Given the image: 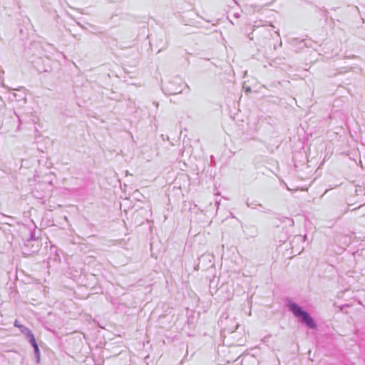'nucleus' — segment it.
<instances>
[{"mask_svg": "<svg viewBox=\"0 0 365 365\" xmlns=\"http://www.w3.org/2000/svg\"><path fill=\"white\" fill-rule=\"evenodd\" d=\"M289 310L294 317L299 318L301 322L310 329H316L317 325L309 312L304 310L299 305L294 302L288 303Z\"/></svg>", "mask_w": 365, "mask_h": 365, "instance_id": "obj_1", "label": "nucleus"}, {"mask_svg": "<svg viewBox=\"0 0 365 365\" xmlns=\"http://www.w3.org/2000/svg\"><path fill=\"white\" fill-rule=\"evenodd\" d=\"M36 226L32 222L31 227H30L29 237L24 243L23 247V253L26 255H31L38 251L41 247V242L38 237L36 236Z\"/></svg>", "mask_w": 365, "mask_h": 365, "instance_id": "obj_2", "label": "nucleus"}, {"mask_svg": "<svg viewBox=\"0 0 365 365\" xmlns=\"http://www.w3.org/2000/svg\"><path fill=\"white\" fill-rule=\"evenodd\" d=\"M185 87H188L182 80L175 76L162 86V90L166 95H176L180 93Z\"/></svg>", "mask_w": 365, "mask_h": 365, "instance_id": "obj_3", "label": "nucleus"}, {"mask_svg": "<svg viewBox=\"0 0 365 365\" xmlns=\"http://www.w3.org/2000/svg\"><path fill=\"white\" fill-rule=\"evenodd\" d=\"M218 324L223 331L227 333L234 332L239 327V323L234 317H229L227 314H222L220 317Z\"/></svg>", "mask_w": 365, "mask_h": 365, "instance_id": "obj_4", "label": "nucleus"}, {"mask_svg": "<svg viewBox=\"0 0 365 365\" xmlns=\"http://www.w3.org/2000/svg\"><path fill=\"white\" fill-rule=\"evenodd\" d=\"M306 239H307V235H295L291 242L292 250L294 252H297L299 254L304 250V246L299 247H297V246L299 243H304Z\"/></svg>", "mask_w": 365, "mask_h": 365, "instance_id": "obj_5", "label": "nucleus"}, {"mask_svg": "<svg viewBox=\"0 0 365 365\" xmlns=\"http://www.w3.org/2000/svg\"><path fill=\"white\" fill-rule=\"evenodd\" d=\"M212 257L210 255H202L200 256V257L199 258V264H197L195 267V270H199L200 269V264H204L205 262L208 261L209 263L210 264V267H212L213 266V263L212 262Z\"/></svg>", "mask_w": 365, "mask_h": 365, "instance_id": "obj_6", "label": "nucleus"}, {"mask_svg": "<svg viewBox=\"0 0 365 365\" xmlns=\"http://www.w3.org/2000/svg\"><path fill=\"white\" fill-rule=\"evenodd\" d=\"M19 329L21 333L26 336L27 338L30 336V334H33L32 331L28 327L24 325H21V327H19Z\"/></svg>", "mask_w": 365, "mask_h": 365, "instance_id": "obj_7", "label": "nucleus"}, {"mask_svg": "<svg viewBox=\"0 0 365 365\" xmlns=\"http://www.w3.org/2000/svg\"><path fill=\"white\" fill-rule=\"evenodd\" d=\"M13 96L18 101H23L24 103L26 102V94L24 93H22L21 94L13 93Z\"/></svg>", "mask_w": 365, "mask_h": 365, "instance_id": "obj_8", "label": "nucleus"}, {"mask_svg": "<svg viewBox=\"0 0 365 365\" xmlns=\"http://www.w3.org/2000/svg\"><path fill=\"white\" fill-rule=\"evenodd\" d=\"M27 339H29V342L31 343L33 347H34L37 344L34 334H30V336Z\"/></svg>", "mask_w": 365, "mask_h": 365, "instance_id": "obj_9", "label": "nucleus"}, {"mask_svg": "<svg viewBox=\"0 0 365 365\" xmlns=\"http://www.w3.org/2000/svg\"><path fill=\"white\" fill-rule=\"evenodd\" d=\"M262 23H263V21H262V20L255 21L254 24H253L254 29L256 28H259V26H264V24H263Z\"/></svg>", "mask_w": 365, "mask_h": 365, "instance_id": "obj_10", "label": "nucleus"}, {"mask_svg": "<svg viewBox=\"0 0 365 365\" xmlns=\"http://www.w3.org/2000/svg\"><path fill=\"white\" fill-rule=\"evenodd\" d=\"M247 207L254 208V205H258L259 207H262V205L259 203H257L256 201H254L252 202H250L249 201H247L246 202Z\"/></svg>", "mask_w": 365, "mask_h": 365, "instance_id": "obj_11", "label": "nucleus"}, {"mask_svg": "<svg viewBox=\"0 0 365 365\" xmlns=\"http://www.w3.org/2000/svg\"><path fill=\"white\" fill-rule=\"evenodd\" d=\"M34 353L36 355V361L39 362L40 361V350H34Z\"/></svg>", "mask_w": 365, "mask_h": 365, "instance_id": "obj_12", "label": "nucleus"}, {"mask_svg": "<svg viewBox=\"0 0 365 365\" xmlns=\"http://www.w3.org/2000/svg\"><path fill=\"white\" fill-rule=\"evenodd\" d=\"M286 220H287L288 225L292 226L294 225V220L292 219L287 217V218H286Z\"/></svg>", "mask_w": 365, "mask_h": 365, "instance_id": "obj_13", "label": "nucleus"}, {"mask_svg": "<svg viewBox=\"0 0 365 365\" xmlns=\"http://www.w3.org/2000/svg\"><path fill=\"white\" fill-rule=\"evenodd\" d=\"M21 324H20L17 320L15 321L14 327L19 328V327H21Z\"/></svg>", "mask_w": 365, "mask_h": 365, "instance_id": "obj_14", "label": "nucleus"}, {"mask_svg": "<svg viewBox=\"0 0 365 365\" xmlns=\"http://www.w3.org/2000/svg\"><path fill=\"white\" fill-rule=\"evenodd\" d=\"M233 16H234L235 18L238 19V18H240V14L239 13H235L233 14Z\"/></svg>", "mask_w": 365, "mask_h": 365, "instance_id": "obj_15", "label": "nucleus"}, {"mask_svg": "<svg viewBox=\"0 0 365 365\" xmlns=\"http://www.w3.org/2000/svg\"><path fill=\"white\" fill-rule=\"evenodd\" d=\"M34 350H38V349H39V348H38V344H36V345L34 347Z\"/></svg>", "mask_w": 365, "mask_h": 365, "instance_id": "obj_16", "label": "nucleus"}, {"mask_svg": "<svg viewBox=\"0 0 365 365\" xmlns=\"http://www.w3.org/2000/svg\"><path fill=\"white\" fill-rule=\"evenodd\" d=\"M251 91L250 88H247L246 91L250 92Z\"/></svg>", "mask_w": 365, "mask_h": 365, "instance_id": "obj_17", "label": "nucleus"}, {"mask_svg": "<svg viewBox=\"0 0 365 365\" xmlns=\"http://www.w3.org/2000/svg\"><path fill=\"white\" fill-rule=\"evenodd\" d=\"M233 1H234V2H235L236 4H238V3H237V0H233Z\"/></svg>", "mask_w": 365, "mask_h": 365, "instance_id": "obj_18", "label": "nucleus"}, {"mask_svg": "<svg viewBox=\"0 0 365 365\" xmlns=\"http://www.w3.org/2000/svg\"><path fill=\"white\" fill-rule=\"evenodd\" d=\"M232 24H234V22L232 21H230Z\"/></svg>", "mask_w": 365, "mask_h": 365, "instance_id": "obj_19", "label": "nucleus"}]
</instances>
